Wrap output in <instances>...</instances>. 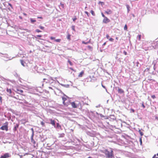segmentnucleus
I'll use <instances>...</instances> for the list:
<instances>
[{
    "label": "nucleus",
    "instance_id": "nucleus-49",
    "mask_svg": "<svg viewBox=\"0 0 158 158\" xmlns=\"http://www.w3.org/2000/svg\"><path fill=\"white\" fill-rule=\"evenodd\" d=\"M64 134H63L61 135H62V137H63L64 136Z\"/></svg>",
    "mask_w": 158,
    "mask_h": 158
},
{
    "label": "nucleus",
    "instance_id": "nucleus-3",
    "mask_svg": "<svg viewBox=\"0 0 158 158\" xmlns=\"http://www.w3.org/2000/svg\"><path fill=\"white\" fill-rule=\"evenodd\" d=\"M16 93L19 94H21L22 95L25 96V95H23V94H21V93L23 92V91L22 89L20 88L19 87H17L16 88V91H15Z\"/></svg>",
    "mask_w": 158,
    "mask_h": 158
},
{
    "label": "nucleus",
    "instance_id": "nucleus-43",
    "mask_svg": "<svg viewBox=\"0 0 158 158\" xmlns=\"http://www.w3.org/2000/svg\"><path fill=\"white\" fill-rule=\"evenodd\" d=\"M131 110L133 113L135 112V110L133 109H131Z\"/></svg>",
    "mask_w": 158,
    "mask_h": 158
},
{
    "label": "nucleus",
    "instance_id": "nucleus-53",
    "mask_svg": "<svg viewBox=\"0 0 158 158\" xmlns=\"http://www.w3.org/2000/svg\"><path fill=\"white\" fill-rule=\"evenodd\" d=\"M57 126H58L59 123H57Z\"/></svg>",
    "mask_w": 158,
    "mask_h": 158
},
{
    "label": "nucleus",
    "instance_id": "nucleus-39",
    "mask_svg": "<svg viewBox=\"0 0 158 158\" xmlns=\"http://www.w3.org/2000/svg\"><path fill=\"white\" fill-rule=\"evenodd\" d=\"M77 19V18L76 17H75V18H73V21H75V20Z\"/></svg>",
    "mask_w": 158,
    "mask_h": 158
},
{
    "label": "nucleus",
    "instance_id": "nucleus-17",
    "mask_svg": "<svg viewBox=\"0 0 158 158\" xmlns=\"http://www.w3.org/2000/svg\"><path fill=\"white\" fill-rule=\"evenodd\" d=\"M21 121L23 122V123L25 124L26 123L28 122V120H26V119H23L21 120Z\"/></svg>",
    "mask_w": 158,
    "mask_h": 158
},
{
    "label": "nucleus",
    "instance_id": "nucleus-42",
    "mask_svg": "<svg viewBox=\"0 0 158 158\" xmlns=\"http://www.w3.org/2000/svg\"><path fill=\"white\" fill-rule=\"evenodd\" d=\"M123 53L125 55H127V53L125 51H123Z\"/></svg>",
    "mask_w": 158,
    "mask_h": 158
},
{
    "label": "nucleus",
    "instance_id": "nucleus-1",
    "mask_svg": "<svg viewBox=\"0 0 158 158\" xmlns=\"http://www.w3.org/2000/svg\"><path fill=\"white\" fill-rule=\"evenodd\" d=\"M101 152L104 153L108 158H114V155L113 151L111 150V152H109L106 149L104 151H101Z\"/></svg>",
    "mask_w": 158,
    "mask_h": 158
},
{
    "label": "nucleus",
    "instance_id": "nucleus-23",
    "mask_svg": "<svg viewBox=\"0 0 158 158\" xmlns=\"http://www.w3.org/2000/svg\"><path fill=\"white\" fill-rule=\"evenodd\" d=\"M90 12L92 15H93V16H94L95 15V13L94 12V11L93 10H91L90 11Z\"/></svg>",
    "mask_w": 158,
    "mask_h": 158
},
{
    "label": "nucleus",
    "instance_id": "nucleus-19",
    "mask_svg": "<svg viewBox=\"0 0 158 158\" xmlns=\"http://www.w3.org/2000/svg\"><path fill=\"white\" fill-rule=\"evenodd\" d=\"M87 48L89 49L91 51H92L93 49V47L90 45H89L87 46Z\"/></svg>",
    "mask_w": 158,
    "mask_h": 158
},
{
    "label": "nucleus",
    "instance_id": "nucleus-27",
    "mask_svg": "<svg viewBox=\"0 0 158 158\" xmlns=\"http://www.w3.org/2000/svg\"><path fill=\"white\" fill-rule=\"evenodd\" d=\"M42 37V35H37L36 36H35V38L37 39V37Z\"/></svg>",
    "mask_w": 158,
    "mask_h": 158
},
{
    "label": "nucleus",
    "instance_id": "nucleus-5",
    "mask_svg": "<svg viewBox=\"0 0 158 158\" xmlns=\"http://www.w3.org/2000/svg\"><path fill=\"white\" fill-rule=\"evenodd\" d=\"M110 22V20L106 17H105L103 20V22L105 23H107Z\"/></svg>",
    "mask_w": 158,
    "mask_h": 158
},
{
    "label": "nucleus",
    "instance_id": "nucleus-6",
    "mask_svg": "<svg viewBox=\"0 0 158 158\" xmlns=\"http://www.w3.org/2000/svg\"><path fill=\"white\" fill-rule=\"evenodd\" d=\"M10 156V155L9 153H6L3 155L0 158H7Z\"/></svg>",
    "mask_w": 158,
    "mask_h": 158
},
{
    "label": "nucleus",
    "instance_id": "nucleus-18",
    "mask_svg": "<svg viewBox=\"0 0 158 158\" xmlns=\"http://www.w3.org/2000/svg\"><path fill=\"white\" fill-rule=\"evenodd\" d=\"M20 62H21V64L23 66H24L25 65H24V64L25 63V62L24 61H23V60H20Z\"/></svg>",
    "mask_w": 158,
    "mask_h": 158
},
{
    "label": "nucleus",
    "instance_id": "nucleus-7",
    "mask_svg": "<svg viewBox=\"0 0 158 158\" xmlns=\"http://www.w3.org/2000/svg\"><path fill=\"white\" fill-rule=\"evenodd\" d=\"M72 107L73 108H77V105L76 104L75 102H73L71 103L70 102Z\"/></svg>",
    "mask_w": 158,
    "mask_h": 158
},
{
    "label": "nucleus",
    "instance_id": "nucleus-50",
    "mask_svg": "<svg viewBox=\"0 0 158 158\" xmlns=\"http://www.w3.org/2000/svg\"><path fill=\"white\" fill-rule=\"evenodd\" d=\"M23 14L24 15H27V14L25 13H24Z\"/></svg>",
    "mask_w": 158,
    "mask_h": 158
},
{
    "label": "nucleus",
    "instance_id": "nucleus-54",
    "mask_svg": "<svg viewBox=\"0 0 158 158\" xmlns=\"http://www.w3.org/2000/svg\"><path fill=\"white\" fill-rule=\"evenodd\" d=\"M88 158H91V157H88Z\"/></svg>",
    "mask_w": 158,
    "mask_h": 158
},
{
    "label": "nucleus",
    "instance_id": "nucleus-22",
    "mask_svg": "<svg viewBox=\"0 0 158 158\" xmlns=\"http://www.w3.org/2000/svg\"><path fill=\"white\" fill-rule=\"evenodd\" d=\"M30 21L31 23H34L36 21V20H34L33 19L31 18L30 19Z\"/></svg>",
    "mask_w": 158,
    "mask_h": 158
},
{
    "label": "nucleus",
    "instance_id": "nucleus-37",
    "mask_svg": "<svg viewBox=\"0 0 158 158\" xmlns=\"http://www.w3.org/2000/svg\"><path fill=\"white\" fill-rule=\"evenodd\" d=\"M151 97L153 99H154L156 98V96H155V95H152L151 96Z\"/></svg>",
    "mask_w": 158,
    "mask_h": 158
},
{
    "label": "nucleus",
    "instance_id": "nucleus-26",
    "mask_svg": "<svg viewBox=\"0 0 158 158\" xmlns=\"http://www.w3.org/2000/svg\"><path fill=\"white\" fill-rule=\"evenodd\" d=\"M127 26L126 24L124 27V29L125 30H127Z\"/></svg>",
    "mask_w": 158,
    "mask_h": 158
},
{
    "label": "nucleus",
    "instance_id": "nucleus-41",
    "mask_svg": "<svg viewBox=\"0 0 158 158\" xmlns=\"http://www.w3.org/2000/svg\"><path fill=\"white\" fill-rule=\"evenodd\" d=\"M101 14H102V16L103 17H104V18L105 17H106V16H105V15H104V14L102 13Z\"/></svg>",
    "mask_w": 158,
    "mask_h": 158
},
{
    "label": "nucleus",
    "instance_id": "nucleus-12",
    "mask_svg": "<svg viewBox=\"0 0 158 158\" xmlns=\"http://www.w3.org/2000/svg\"><path fill=\"white\" fill-rule=\"evenodd\" d=\"M105 13L107 15H109L112 13V11L110 9H108L106 11H105Z\"/></svg>",
    "mask_w": 158,
    "mask_h": 158
},
{
    "label": "nucleus",
    "instance_id": "nucleus-28",
    "mask_svg": "<svg viewBox=\"0 0 158 158\" xmlns=\"http://www.w3.org/2000/svg\"><path fill=\"white\" fill-rule=\"evenodd\" d=\"M41 124L43 127L45 126L44 123L43 121L41 122Z\"/></svg>",
    "mask_w": 158,
    "mask_h": 158
},
{
    "label": "nucleus",
    "instance_id": "nucleus-33",
    "mask_svg": "<svg viewBox=\"0 0 158 158\" xmlns=\"http://www.w3.org/2000/svg\"><path fill=\"white\" fill-rule=\"evenodd\" d=\"M139 133H140V135L142 136V135H143V132H141L140 131H139Z\"/></svg>",
    "mask_w": 158,
    "mask_h": 158
},
{
    "label": "nucleus",
    "instance_id": "nucleus-15",
    "mask_svg": "<svg viewBox=\"0 0 158 158\" xmlns=\"http://www.w3.org/2000/svg\"><path fill=\"white\" fill-rule=\"evenodd\" d=\"M31 143L33 144H34V146L35 147H36V146L35 145V144H36V142L35 141H34L33 139H31Z\"/></svg>",
    "mask_w": 158,
    "mask_h": 158
},
{
    "label": "nucleus",
    "instance_id": "nucleus-29",
    "mask_svg": "<svg viewBox=\"0 0 158 158\" xmlns=\"http://www.w3.org/2000/svg\"><path fill=\"white\" fill-rule=\"evenodd\" d=\"M39 28L42 30H44V27L42 26H40L39 27Z\"/></svg>",
    "mask_w": 158,
    "mask_h": 158
},
{
    "label": "nucleus",
    "instance_id": "nucleus-10",
    "mask_svg": "<svg viewBox=\"0 0 158 158\" xmlns=\"http://www.w3.org/2000/svg\"><path fill=\"white\" fill-rule=\"evenodd\" d=\"M91 39L90 38L89 39V40L87 42H85L84 41H82V44H87L89 43H90L91 42Z\"/></svg>",
    "mask_w": 158,
    "mask_h": 158
},
{
    "label": "nucleus",
    "instance_id": "nucleus-4",
    "mask_svg": "<svg viewBox=\"0 0 158 158\" xmlns=\"http://www.w3.org/2000/svg\"><path fill=\"white\" fill-rule=\"evenodd\" d=\"M6 123V125L3 126L2 127H1L0 128V129L2 130H5L6 131H8V123L7 122Z\"/></svg>",
    "mask_w": 158,
    "mask_h": 158
},
{
    "label": "nucleus",
    "instance_id": "nucleus-34",
    "mask_svg": "<svg viewBox=\"0 0 158 158\" xmlns=\"http://www.w3.org/2000/svg\"><path fill=\"white\" fill-rule=\"evenodd\" d=\"M109 40L110 41L112 42L114 41V39L112 38L109 39Z\"/></svg>",
    "mask_w": 158,
    "mask_h": 158
},
{
    "label": "nucleus",
    "instance_id": "nucleus-13",
    "mask_svg": "<svg viewBox=\"0 0 158 158\" xmlns=\"http://www.w3.org/2000/svg\"><path fill=\"white\" fill-rule=\"evenodd\" d=\"M118 92L119 93L122 94L124 93V91L122 89L118 88Z\"/></svg>",
    "mask_w": 158,
    "mask_h": 158
},
{
    "label": "nucleus",
    "instance_id": "nucleus-52",
    "mask_svg": "<svg viewBox=\"0 0 158 158\" xmlns=\"http://www.w3.org/2000/svg\"><path fill=\"white\" fill-rule=\"evenodd\" d=\"M116 40H118V38L117 37H116Z\"/></svg>",
    "mask_w": 158,
    "mask_h": 158
},
{
    "label": "nucleus",
    "instance_id": "nucleus-48",
    "mask_svg": "<svg viewBox=\"0 0 158 158\" xmlns=\"http://www.w3.org/2000/svg\"><path fill=\"white\" fill-rule=\"evenodd\" d=\"M106 42H105V43H104V44H103V45L104 46V45H106Z\"/></svg>",
    "mask_w": 158,
    "mask_h": 158
},
{
    "label": "nucleus",
    "instance_id": "nucleus-25",
    "mask_svg": "<svg viewBox=\"0 0 158 158\" xmlns=\"http://www.w3.org/2000/svg\"><path fill=\"white\" fill-rule=\"evenodd\" d=\"M156 156H157L156 157V155H154L152 158H158V153L157 154Z\"/></svg>",
    "mask_w": 158,
    "mask_h": 158
},
{
    "label": "nucleus",
    "instance_id": "nucleus-21",
    "mask_svg": "<svg viewBox=\"0 0 158 158\" xmlns=\"http://www.w3.org/2000/svg\"><path fill=\"white\" fill-rule=\"evenodd\" d=\"M68 62L69 63V64L71 66H72L73 65V63L71 61L69 60L68 61Z\"/></svg>",
    "mask_w": 158,
    "mask_h": 158
},
{
    "label": "nucleus",
    "instance_id": "nucleus-46",
    "mask_svg": "<svg viewBox=\"0 0 158 158\" xmlns=\"http://www.w3.org/2000/svg\"><path fill=\"white\" fill-rule=\"evenodd\" d=\"M8 5H9V6H10V7H12V5H11V4H10V3H9V4H8Z\"/></svg>",
    "mask_w": 158,
    "mask_h": 158
},
{
    "label": "nucleus",
    "instance_id": "nucleus-20",
    "mask_svg": "<svg viewBox=\"0 0 158 158\" xmlns=\"http://www.w3.org/2000/svg\"><path fill=\"white\" fill-rule=\"evenodd\" d=\"M19 125L18 124H16V126H15L14 127V130L16 131L17 128L19 127Z\"/></svg>",
    "mask_w": 158,
    "mask_h": 158
},
{
    "label": "nucleus",
    "instance_id": "nucleus-8",
    "mask_svg": "<svg viewBox=\"0 0 158 158\" xmlns=\"http://www.w3.org/2000/svg\"><path fill=\"white\" fill-rule=\"evenodd\" d=\"M50 38L51 40H55V41H56L57 42H60L61 41V40L60 39H57L55 40V37H53L52 36H51L50 37Z\"/></svg>",
    "mask_w": 158,
    "mask_h": 158
},
{
    "label": "nucleus",
    "instance_id": "nucleus-16",
    "mask_svg": "<svg viewBox=\"0 0 158 158\" xmlns=\"http://www.w3.org/2000/svg\"><path fill=\"white\" fill-rule=\"evenodd\" d=\"M6 91L9 94H11L12 93L11 90L10 89H9L7 88L6 89Z\"/></svg>",
    "mask_w": 158,
    "mask_h": 158
},
{
    "label": "nucleus",
    "instance_id": "nucleus-35",
    "mask_svg": "<svg viewBox=\"0 0 158 158\" xmlns=\"http://www.w3.org/2000/svg\"><path fill=\"white\" fill-rule=\"evenodd\" d=\"M36 31L38 33L41 32V31L38 29H37L36 30Z\"/></svg>",
    "mask_w": 158,
    "mask_h": 158
},
{
    "label": "nucleus",
    "instance_id": "nucleus-38",
    "mask_svg": "<svg viewBox=\"0 0 158 158\" xmlns=\"http://www.w3.org/2000/svg\"><path fill=\"white\" fill-rule=\"evenodd\" d=\"M69 69H70L71 70L73 71H74V72H76V71L73 68H69Z\"/></svg>",
    "mask_w": 158,
    "mask_h": 158
},
{
    "label": "nucleus",
    "instance_id": "nucleus-51",
    "mask_svg": "<svg viewBox=\"0 0 158 158\" xmlns=\"http://www.w3.org/2000/svg\"><path fill=\"white\" fill-rule=\"evenodd\" d=\"M2 98V97H0V100H1Z\"/></svg>",
    "mask_w": 158,
    "mask_h": 158
},
{
    "label": "nucleus",
    "instance_id": "nucleus-31",
    "mask_svg": "<svg viewBox=\"0 0 158 158\" xmlns=\"http://www.w3.org/2000/svg\"><path fill=\"white\" fill-rule=\"evenodd\" d=\"M139 141L140 142V145H142V138H140L139 139Z\"/></svg>",
    "mask_w": 158,
    "mask_h": 158
},
{
    "label": "nucleus",
    "instance_id": "nucleus-40",
    "mask_svg": "<svg viewBox=\"0 0 158 158\" xmlns=\"http://www.w3.org/2000/svg\"><path fill=\"white\" fill-rule=\"evenodd\" d=\"M142 106L143 107V108H145V106L144 105V104H143V103H142Z\"/></svg>",
    "mask_w": 158,
    "mask_h": 158
},
{
    "label": "nucleus",
    "instance_id": "nucleus-44",
    "mask_svg": "<svg viewBox=\"0 0 158 158\" xmlns=\"http://www.w3.org/2000/svg\"><path fill=\"white\" fill-rule=\"evenodd\" d=\"M37 18L38 19H43V18L42 17H37Z\"/></svg>",
    "mask_w": 158,
    "mask_h": 158
},
{
    "label": "nucleus",
    "instance_id": "nucleus-36",
    "mask_svg": "<svg viewBox=\"0 0 158 158\" xmlns=\"http://www.w3.org/2000/svg\"><path fill=\"white\" fill-rule=\"evenodd\" d=\"M106 38H107V39H109V38H110V36H109V35L108 34H107L106 35Z\"/></svg>",
    "mask_w": 158,
    "mask_h": 158
},
{
    "label": "nucleus",
    "instance_id": "nucleus-24",
    "mask_svg": "<svg viewBox=\"0 0 158 158\" xmlns=\"http://www.w3.org/2000/svg\"><path fill=\"white\" fill-rule=\"evenodd\" d=\"M126 6L127 9L128 11H129L130 10V6L128 5H127Z\"/></svg>",
    "mask_w": 158,
    "mask_h": 158
},
{
    "label": "nucleus",
    "instance_id": "nucleus-14",
    "mask_svg": "<svg viewBox=\"0 0 158 158\" xmlns=\"http://www.w3.org/2000/svg\"><path fill=\"white\" fill-rule=\"evenodd\" d=\"M67 38L69 40H71V35L69 33L67 34Z\"/></svg>",
    "mask_w": 158,
    "mask_h": 158
},
{
    "label": "nucleus",
    "instance_id": "nucleus-2",
    "mask_svg": "<svg viewBox=\"0 0 158 158\" xmlns=\"http://www.w3.org/2000/svg\"><path fill=\"white\" fill-rule=\"evenodd\" d=\"M66 97V96L63 97L62 99L64 105L65 106H67L70 104V102L69 100L67 99Z\"/></svg>",
    "mask_w": 158,
    "mask_h": 158
},
{
    "label": "nucleus",
    "instance_id": "nucleus-32",
    "mask_svg": "<svg viewBox=\"0 0 158 158\" xmlns=\"http://www.w3.org/2000/svg\"><path fill=\"white\" fill-rule=\"evenodd\" d=\"M85 13L86 14V15H87L88 16V17L89 16V13L88 12H87L86 11H85Z\"/></svg>",
    "mask_w": 158,
    "mask_h": 158
},
{
    "label": "nucleus",
    "instance_id": "nucleus-47",
    "mask_svg": "<svg viewBox=\"0 0 158 158\" xmlns=\"http://www.w3.org/2000/svg\"><path fill=\"white\" fill-rule=\"evenodd\" d=\"M102 86L104 88H106V87L105 86H104V85H102Z\"/></svg>",
    "mask_w": 158,
    "mask_h": 158
},
{
    "label": "nucleus",
    "instance_id": "nucleus-45",
    "mask_svg": "<svg viewBox=\"0 0 158 158\" xmlns=\"http://www.w3.org/2000/svg\"><path fill=\"white\" fill-rule=\"evenodd\" d=\"M99 3H101V4H104V3L103 2H99Z\"/></svg>",
    "mask_w": 158,
    "mask_h": 158
},
{
    "label": "nucleus",
    "instance_id": "nucleus-30",
    "mask_svg": "<svg viewBox=\"0 0 158 158\" xmlns=\"http://www.w3.org/2000/svg\"><path fill=\"white\" fill-rule=\"evenodd\" d=\"M138 39H139V40H140L141 39V35H139L138 36Z\"/></svg>",
    "mask_w": 158,
    "mask_h": 158
},
{
    "label": "nucleus",
    "instance_id": "nucleus-9",
    "mask_svg": "<svg viewBox=\"0 0 158 158\" xmlns=\"http://www.w3.org/2000/svg\"><path fill=\"white\" fill-rule=\"evenodd\" d=\"M50 121V123L54 127H55V121L54 120H52V119H49Z\"/></svg>",
    "mask_w": 158,
    "mask_h": 158
},
{
    "label": "nucleus",
    "instance_id": "nucleus-11",
    "mask_svg": "<svg viewBox=\"0 0 158 158\" xmlns=\"http://www.w3.org/2000/svg\"><path fill=\"white\" fill-rule=\"evenodd\" d=\"M84 73V71H82L78 75V77H82Z\"/></svg>",
    "mask_w": 158,
    "mask_h": 158
},
{
    "label": "nucleus",
    "instance_id": "nucleus-55",
    "mask_svg": "<svg viewBox=\"0 0 158 158\" xmlns=\"http://www.w3.org/2000/svg\"><path fill=\"white\" fill-rule=\"evenodd\" d=\"M38 41L40 42V41H39V40H38Z\"/></svg>",
    "mask_w": 158,
    "mask_h": 158
}]
</instances>
